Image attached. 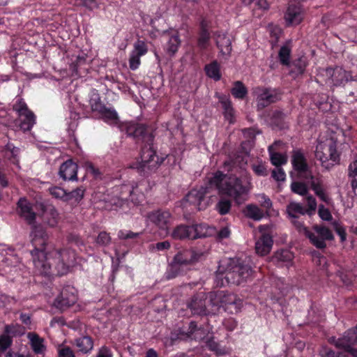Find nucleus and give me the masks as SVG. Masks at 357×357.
<instances>
[{
    "instance_id": "obj_1",
    "label": "nucleus",
    "mask_w": 357,
    "mask_h": 357,
    "mask_svg": "<svg viewBox=\"0 0 357 357\" xmlns=\"http://www.w3.org/2000/svg\"><path fill=\"white\" fill-rule=\"evenodd\" d=\"M31 242L34 249L31 251V255L36 267L40 268L41 273L45 275H62L67 273L71 264L55 259L54 257L50 261V259L47 257L45 250L49 237L44 228L40 225L33 226Z\"/></svg>"
},
{
    "instance_id": "obj_2",
    "label": "nucleus",
    "mask_w": 357,
    "mask_h": 357,
    "mask_svg": "<svg viewBox=\"0 0 357 357\" xmlns=\"http://www.w3.org/2000/svg\"><path fill=\"white\" fill-rule=\"evenodd\" d=\"M126 132L128 136L147 144L142 149V162L137 168L139 172L144 173L141 176H148L149 173L154 172L165 160L164 158H160L151 146L154 137L151 133L148 132L146 126L142 123L128 124Z\"/></svg>"
},
{
    "instance_id": "obj_3",
    "label": "nucleus",
    "mask_w": 357,
    "mask_h": 357,
    "mask_svg": "<svg viewBox=\"0 0 357 357\" xmlns=\"http://www.w3.org/2000/svg\"><path fill=\"white\" fill-rule=\"evenodd\" d=\"M225 181L227 180H208L204 185L191 190L185 197V202L195 206L199 211H201L207 206V204L204 202L205 196L215 190L229 195H236L243 190L241 185H234V186Z\"/></svg>"
},
{
    "instance_id": "obj_4",
    "label": "nucleus",
    "mask_w": 357,
    "mask_h": 357,
    "mask_svg": "<svg viewBox=\"0 0 357 357\" xmlns=\"http://www.w3.org/2000/svg\"><path fill=\"white\" fill-rule=\"evenodd\" d=\"M216 273L217 280H220L221 286L226 284L239 285L251 275L252 268L244 261L232 259L225 268L219 266Z\"/></svg>"
},
{
    "instance_id": "obj_5",
    "label": "nucleus",
    "mask_w": 357,
    "mask_h": 357,
    "mask_svg": "<svg viewBox=\"0 0 357 357\" xmlns=\"http://www.w3.org/2000/svg\"><path fill=\"white\" fill-rule=\"evenodd\" d=\"M207 298L213 307L217 309L223 307L231 313L237 312L242 306L241 299L236 295L225 291H211L208 294Z\"/></svg>"
},
{
    "instance_id": "obj_6",
    "label": "nucleus",
    "mask_w": 357,
    "mask_h": 357,
    "mask_svg": "<svg viewBox=\"0 0 357 357\" xmlns=\"http://www.w3.org/2000/svg\"><path fill=\"white\" fill-rule=\"evenodd\" d=\"M315 156L320 160L323 167L329 169L340 160L336 141L331 138L325 143L319 144L317 146Z\"/></svg>"
},
{
    "instance_id": "obj_7",
    "label": "nucleus",
    "mask_w": 357,
    "mask_h": 357,
    "mask_svg": "<svg viewBox=\"0 0 357 357\" xmlns=\"http://www.w3.org/2000/svg\"><path fill=\"white\" fill-rule=\"evenodd\" d=\"M291 163L292 165L291 175L298 178H314L307 158L301 149H296L291 152Z\"/></svg>"
},
{
    "instance_id": "obj_8",
    "label": "nucleus",
    "mask_w": 357,
    "mask_h": 357,
    "mask_svg": "<svg viewBox=\"0 0 357 357\" xmlns=\"http://www.w3.org/2000/svg\"><path fill=\"white\" fill-rule=\"evenodd\" d=\"M312 229L316 234L310 231L307 228H303V232L310 243L317 248L324 249L326 247V241H332L334 238L332 231L323 225H314Z\"/></svg>"
},
{
    "instance_id": "obj_9",
    "label": "nucleus",
    "mask_w": 357,
    "mask_h": 357,
    "mask_svg": "<svg viewBox=\"0 0 357 357\" xmlns=\"http://www.w3.org/2000/svg\"><path fill=\"white\" fill-rule=\"evenodd\" d=\"M149 221L155 225L160 235L167 236L170 234L169 229L173 224L174 218L168 211L157 210L147 214Z\"/></svg>"
},
{
    "instance_id": "obj_10",
    "label": "nucleus",
    "mask_w": 357,
    "mask_h": 357,
    "mask_svg": "<svg viewBox=\"0 0 357 357\" xmlns=\"http://www.w3.org/2000/svg\"><path fill=\"white\" fill-rule=\"evenodd\" d=\"M225 183L231 184L234 186V185H241L243 190L237 193L236 195H229L227 192L220 193L218 191V193L220 196V199L217 204H215V209L217 211L222 215H226L229 213L231 208V200L229 197H234V199H237L240 195L245 193L248 191L247 187L242 183V180H227L225 181Z\"/></svg>"
},
{
    "instance_id": "obj_11",
    "label": "nucleus",
    "mask_w": 357,
    "mask_h": 357,
    "mask_svg": "<svg viewBox=\"0 0 357 357\" xmlns=\"http://www.w3.org/2000/svg\"><path fill=\"white\" fill-rule=\"evenodd\" d=\"M333 341L337 348L344 350L351 357H357V349L352 347V345L357 344V326L349 329L342 338L333 339Z\"/></svg>"
},
{
    "instance_id": "obj_12",
    "label": "nucleus",
    "mask_w": 357,
    "mask_h": 357,
    "mask_svg": "<svg viewBox=\"0 0 357 357\" xmlns=\"http://www.w3.org/2000/svg\"><path fill=\"white\" fill-rule=\"evenodd\" d=\"M279 143L280 142H275L268 147L271 162L275 166L274 169H270L272 178H284L285 176L284 172L282 169L281 165L287 163V156L286 154L274 151L275 146Z\"/></svg>"
},
{
    "instance_id": "obj_13",
    "label": "nucleus",
    "mask_w": 357,
    "mask_h": 357,
    "mask_svg": "<svg viewBox=\"0 0 357 357\" xmlns=\"http://www.w3.org/2000/svg\"><path fill=\"white\" fill-rule=\"evenodd\" d=\"M324 75L326 77L331 84L335 86L344 85L347 82L353 79L351 73L340 66L326 68Z\"/></svg>"
},
{
    "instance_id": "obj_14",
    "label": "nucleus",
    "mask_w": 357,
    "mask_h": 357,
    "mask_svg": "<svg viewBox=\"0 0 357 357\" xmlns=\"http://www.w3.org/2000/svg\"><path fill=\"white\" fill-rule=\"evenodd\" d=\"M75 291L73 287L70 286L65 287L56 298L54 305L61 310H64L73 305L77 301V296Z\"/></svg>"
},
{
    "instance_id": "obj_15",
    "label": "nucleus",
    "mask_w": 357,
    "mask_h": 357,
    "mask_svg": "<svg viewBox=\"0 0 357 357\" xmlns=\"http://www.w3.org/2000/svg\"><path fill=\"white\" fill-rule=\"evenodd\" d=\"M201 255L197 253L193 250H184L178 252L173 259L182 266L192 265L198 261Z\"/></svg>"
},
{
    "instance_id": "obj_16",
    "label": "nucleus",
    "mask_w": 357,
    "mask_h": 357,
    "mask_svg": "<svg viewBox=\"0 0 357 357\" xmlns=\"http://www.w3.org/2000/svg\"><path fill=\"white\" fill-rule=\"evenodd\" d=\"M284 19L287 25H297L303 20V13L300 6L290 4L285 13Z\"/></svg>"
},
{
    "instance_id": "obj_17",
    "label": "nucleus",
    "mask_w": 357,
    "mask_h": 357,
    "mask_svg": "<svg viewBox=\"0 0 357 357\" xmlns=\"http://www.w3.org/2000/svg\"><path fill=\"white\" fill-rule=\"evenodd\" d=\"M20 208L19 214L28 224L33 225L36 220V213L33 211L30 203L25 199L21 198L17 203Z\"/></svg>"
},
{
    "instance_id": "obj_18",
    "label": "nucleus",
    "mask_w": 357,
    "mask_h": 357,
    "mask_svg": "<svg viewBox=\"0 0 357 357\" xmlns=\"http://www.w3.org/2000/svg\"><path fill=\"white\" fill-rule=\"evenodd\" d=\"M273 243L272 237L268 234H263L255 243L256 252L261 256L266 255L270 252Z\"/></svg>"
},
{
    "instance_id": "obj_19",
    "label": "nucleus",
    "mask_w": 357,
    "mask_h": 357,
    "mask_svg": "<svg viewBox=\"0 0 357 357\" xmlns=\"http://www.w3.org/2000/svg\"><path fill=\"white\" fill-rule=\"evenodd\" d=\"M215 42L218 47L220 49V53L222 55H230L232 50L231 41L227 34L217 32L215 33Z\"/></svg>"
},
{
    "instance_id": "obj_20",
    "label": "nucleus",
    "mask_w": 357,
    "mask_h": 357,
    "mask_svg": "<svg viewBox=\"0 0 357 357\" xmlns=\"http://www.w3.org/2000/svg\"><path fill=\"white\" fill-rule=\"evenodd\" d=\"M215 231L214 227H210L205 224L191 225L192 240L212 236L215 234Z\"/></svg>"
},
{
    "instance_id": "obj_21",
    "label": "nucleus",
    "mask_w": 357,
    "mask_h": 357,
    "mask_svg": "<svg viewBox=\"0 0 357 357\" xmlns=\"http://www.w3.org/2000/svg\"><path fill=\"white\" fill-rule=\"evenodd\" d=\"M77 168L76 163L68 160L60 166L59 174L61 178H77Z\"/></svg>"
},
{
    "instance_id": "obj_22",
    "label": "nucleus",
    "mask_w": 357,
    "mask_h": 357,
    "mask_svg": "<svg viewBox=\"0 0 357 357\" xmlns=\"http://www.w3.org/2000/svg\"><path fill=\"white\" fill-rule=\"evenodd\" d=\"M20 149L18 147L14 146L12 144H7L0 151V154L2 158L8 160L12 163L18 165L19 154Z\"/></svg>"
},
{
    "instance_id": "obj_23",
    "label": "nucleus",
    "mask_w": 357,
    "mask_h": 357,
    "mask_svg": "<svg viewBox=\"0 0 357 357\" xmlns=\"http://www.w3.org/2000/svg\"><path fill=\"white\" fill-rule=\"evenodd\" d=\"M167 36L168 39L165 45V52L169 56H172L177 52L181 41L178 32H174Z\"/></svg>"
},
{
    "instance_id": "obj_24",
    "label": "nucleus",
    "mask_w": 357,
    "mask_h": 357,
    "mask_svg": "<svg viewBox=\"0 0 357 357\" xmlns=\"http://www.w3.org/2000/svg\"><path fill=\"white\" fill-rule=\"evenodd\" d=\"M169 234L175 240L192 239L191 226L179 225Z\"/></svg>"
},
{
    "instance_id": "obj_25",
    "label": "nucleus",
    "mask_w": 357,
    "mask_h": 357,
    "mask_svg": "<svg viewBox=\"0 0 357 357\" xmlns=\"http://www.w3.org/2000/svg\"><path fill=\"white\" fill-rule=\"evenodd\" d=\"M204 70L206 75L215 81H218L221 79L220 67L217 61H213L206 64L204 67Z\"/></svg>"
},
{
    "instance_id": "obj_26",
    "label": "nucleus",
    "mask_w": 357,
    "mask_h": 357,
    "mask_svg": "<svg viewBox=\"0 0 357 357\" xmlns=\"http://www.w3.org/2000/svg\"><path fill=\"white\" fill-rule=\"evenodd\" d=\"M27 337L31 341L33 351L37 354L43 353L45 349L43 344V339L40 338L39 335L35 333H29Z\"/></svg>"
},
{
    "instance_id": "obj_27",
    "label": "nucleus",
    "mask_w": 357,
    "mask_h": 357,
    "mask_svg": "<svg viewBox=\"0 0 357 357\" xmlns=\"http://www.w3.org/2000/svg\"><path fill=\"white\" fill-rule=\"evenodd\" d=\"M55 259L63 261L69 264H73L75 261V253L73 251L66 249L56 250L53 253Z\"/></svg>"
},
{
    "instance_id": "obj_28",
    "label": "nucleus",
    "mask_w": 357,
    "mask_h": 357,
    "mask_svg": "<svg viewBox=\"0 0 357 357\" xmlns=\"http://www.w3.org/2000/svg\"><path fill=\"white\" fill-rule=\"evenodd\" d=\"M75 341L79 350L84 354L88 353L93 349V341L92 338L88 335L77 338Z\"/></svg>"
},
{
    "instance_id": "obj_29",
    "label": "nucleus",
    "mask_w": 357,
    "mask_h": 357,
    "mask_svg": "<svg viewBox=\"0 0 357 357\" xmlns=\"http://www.w3.org/2000/svg\"><path fill=\"white\" fill-rule=\"evenodd\" d=\"M20 128L24 132L31 130L36 123V116L33 112H31L30 115L26 114L25 115L20 116Z\"/></svg>"
},
{
    "instance_id": "obj_30",
    "label": "nucleus",
    "mask_w": 357,
    "mask_h": 357,
    "mask_svg": "<svg viewBox=\"0 0 357 357\" xmlns=\"http://www.w3.org/2000/svg\"><path fill=\"white\" fill-rule=\"evenodd\" d=\"M188 307L195 314H201L206 312L205 301L202 298H198L196 296H193L191 302L188 304Z\"/></svg>"
},
{
    "instance_id": "obj_31",
    "label": "nucleus",
    "mask_w": 357,
    "mask_h": 357,
    "mask_svg": "<svg viewBox=\"0 0 357 357\" xmlns=\"http://www.w3.org/2000/svg\"><path fill=\"white\" fill-rule=\"evenodd\" d=\"M210 39V33L208 31L204 21L201 22V29L197 39V45L202 49H206L208 46Z\"/></svg>"
},
{
    "instance_id": "obj_32",
    "label": "nucleus",
    "mask_w": 357,
    "mask_h": 357,
    "mask_svg": "<svg viewBox=\"0 0 357 357\" xmlns=\"http://www.w3.org/2000/svg\"><path fill=\"white\" fill-rule=\"evenodd\" d=\"M245 215L254 220H259L264 216V213L257 205L248 204L245 208Z\"/></svg>"
},
{
    "instance_id": "obj_33",
    "label": "nucleus",
    "mask_w": 357,
    "mask_h": 357,
    "mask_svg": "<svg viewBox=\"0 0 357 357\" xmlns=\"http://www.w3.org/2000/svg\"><path fill=\"white\" fill-rule=\"evenodd\" d=\"M231 93L234 98L243 99L248 94V89L242 82L236 81L234 82Z\"/></svg>"
},
{
    "instance_id": "obj_34",
    "label": "nucleus",
    "mask_w": 357,
    "mask_h": 357,
    "mask_svg": "<svg viewBox=\"0 0 357 357\" xmlns=\"http://www.w3.org/2000/svg\"><path fill=\"white\" fill-rule=\"evenodd\" d=\"M183 266L181 264L175 261L173 259L172 262L170 264L169 267L166 273L167 279H172L176 278L177 275H180L183 272Z\"/></svg>"
},
{
    "instance_id": "obj_35",
    "label": "nucleus",
    "mask_w": 357,
    "mask_h": 357,
    "mask_svg": "<svg viewBox=\"0 0 357 357\" xmlns=\"http://www.w3.org/2000/svg\"><path fill=\"white\" fill-rule=\"evenodd\" d=\"M306 66L307 59L305 56H301L293 61L291 70L297 75H301L304 73Z\"/></svg>"
},
{
    "instance_id": "obj_36",
    "label": "nucleus",
    "mask_w": 357,
    "mask_h": 357,
    "mask_svg": "<svg viewBox=\"0 0 357 357\" xmlns=\"http://www.w3.org/2000/svg\"><path fill=\"white\" fill-rule=\"evenodd\" d=\"M236 161L233 159L229 158L225 160L223 164V171H218L216 174L212 178H225L227 176V174H224V172H229L232 171L233 168L235 167Z\"/></svg>"
},
{
    "instance_id": "obj_37",
    "label": "nucleus",
    "mask_w": 357,
    "mask_h": 357,
    "mask_svg": "<svg viewBox=\"0 0 357 357\" xmlns=\"http://www.w3.org/2000/svg\"><path fill=\"white\" fill-rule=\"evenodd\" d=\"M287 211L288 215L294 219L297 218L296 213L304 215L306 213V211L300 204L295 202H291L288 205Z\"/></svg>"
},
{
    "instance_id": "obj_38",
    "label": "nucleus",
    "mask_w": 357,
    "mask_h": 357,
    "mask_svg": "<svg viewBox=\"0 0 357 357\" xmlns=\"http://www.w3.org/2000/svg\"><path fill=\"white\" fill-rule=\"evenodd\" d=\"M84 190L82 188H77L70 192L66 191V196L65 201L74 200L75 202H79L84 197Z\"/></svg>"
},
{
    "instance_id": "obj_39",
    "label": "nucleus",
    "mask_w": 357,
    "mask_h": 357,
    "mask_svg": "<svg viewBox=\"0 0 357 357\" xmlns=\"http://www.w3.org/2000/svg\"><path fill=\"white\" fill-rule=\"evenodd\" d=\"M25 328L18 324L16 325H7L5 326L4 333L8 335H22L24 333Z\"/></svg>"
},
{
    "instance_id": "obj_40",
    "label": "nucleus",
    "mask_w": 357,
    "mask_h": 357,
    "mask_svg": "<svg viewBox=\"0 0 357 357\" xmlns=\"http://www.w3.org/2000/svg\"><path fill=\"white\" fill-rule=\"evenodd\" d=\"M220 103L224 109V114L225 118L231 121L234 116V110L231 101L228 98H222L220 100Z\"/></svg>"
},
{
    "instance_id": "obj_41",
    "label": "nucleus",
    "mask_w": 357,
    "mask_h": 357,
    "mask_svg": "<svg viewBox=\"0 0 357 357\" xmlns=\"http://www.w3.org/2000/svg\"><path fill=\"white\" fill-rule=\"evenodd\" d=\"M285 114L282 111L275 110L271 114V123L275 126L282 128L284 127V119Z\"/></svg>"
},
{
    "instance_id": "obj_42",
    "label": "nucleus",
    "mask_w": 357,
    "mask_h": 357,
    "mask_svg": "<svg viewBox=\"0 0 357 357\" xmlns=\"http://www.w3.org/2000/svg\"><path fill=\"white\" fill-rule=\"evenodd\" d=\"M291 189L294 193L300 195H305L308 192L307 186L302 182L294 181L291 184Z\"/></svg>"
},
{
    "instance_id": "obj_43",
    "label": "nucleus",
    "mask_w": 357,
    "mask_h": 357,
    "mask_svg": "<svg viewBox=\"0 0 357 357\" xmlns=\"http://www.w3.org/2000/svg\"><path fill=\"white\" fill-rule=\"evenodd\" d=\"M243 1L246 5L252 6L254 9L267 10L269 8L266 0H243Z\"/></svg>"
},
{
    "instance_id": "obj_44",
    "label": "nucleus",
    "mask_w": 357,
    "mask_h": 357,
    "mask_svg": "<svg viewBox=\"0 0 357 357\" xmlns=\"http://www.w3.org/2000/svg\"><path fill=\"white\" fill-rule=\"evenodd\" d=\"M290 53L291 50L287 46L284 45L280 48L278 56L282 65H289Z\"/></svg>"
},
{
    "instance_id": "obj_45",
    "label": "nucleus",
    "mask_w": 357,
    "mask_h": 357,
    "mask_svg": "<svg viewBox=\"0 0 357 357\" xmlns=\"http://www.w3.org/2000/svg\"><path fill=\"white\" fill-rule=\"evenodd\" d=\"M13 110L17 112L19 116L25 115L29 114V115L32 112L27 107L26 104L21 99L19 100L14 105Z\"/></svg>"
},
{
    "instance_id": "obj_46",
    "label": "nucleus",
    "mask_w": 357,
    "mask_h": 357,
    "mask_svg": "<svg viewBox=\"0 0 357 357\" xmlns=\"http://www.w3.org/2000/svg\"><path fill=\"white\" fill-rule=\"evenodd\" d=\"M12 343V337L5 333L0 335V354L5 352L11 346Z\"/></svg>"
},
{
    "instance_id": "obj_47",
    "label": "nucleus",
    "mask_w": 357,
    "mask_h": 357,
    "mask_svg": "<svg viewBox=\"0 0 357 357\" xmlns=\"http://www.w3.org/2000/svg\"><path fill=\"white\" fill-rule=\"evenodd\" d=\"M206 345L211 351L215 352L218 355H222L225 354V349L222 348L220 344L213 340V338L208 339L206 342Z\"/></svg>"
},
{
    "instance_id": "obj_48",
    "label": "nucleus",
    "mask_w": 357,
    "mask_h": 357,
    "mask_svg": "<svg viewBox=\"0 0 357 357\" xmlns=\"http://www.w3.org/2000/svg\"><path fill=\"white\" fill-rule=\"evenodd\" d=\"M259 95L268 102L273 103L278 100L277 95L271 89H263Z\"/></svg>"
},
{
    "instance_id": "obj_49",
    "label": "nucleus",
    "mask_w": 357,
    "mask_h": 357,
    "mask_svg": "<svg viewBox=\"0 0 357 357\" xmlns=\"http://www.w3.org/2000/svg\"><path fill=\"white\" fill-rule=\"evenodd\" d=\"M147 52L146 43L142 40H137L134 45V50L132 53L143 56Z\"/></svg>"
},
{
    "instance_id": "obj_50",
    "label": "nucleus",
    "mask_w": 357,
    "mask_h": 357,
    "mask_svg": "<svg viewBox=\"0 0 357 357\" xmlns=\"http://www.w3.org/2000/svg\"><path fill=\"white\" fill-rule=\"evenodd\" d=\"M86 174H90L91 176L97 177L101 175L99 169L96 168L92 162L86 161L84 163Z\"/></svg>"
},
{
    "instance_id": "obj_51",
    "label": "nucleus",
    "mask_w": 357,
    "mask_h": 357,
    "mask_svg": "<svg viewBox=\"0 0 357 357\" xmlns=\"http://www.w3.org/2000/svg\"><path fill=\"white\" fill-rule=\"evenodd\" d=\"M91 108L93 112H98L99 114H102V112L107 107L101 101L100 98L97 99H92L91 100Z\"/></svg>"
},
{
    "instance_id": "obj_52",
    "label": "nucleus",
    "mask_w": 357,
    "mask_h": 357,
    "mask_svg": "<svg viewBox=\"0 0 357 357\" xmlns=\"http://www.w3.org/2000/svg\"><path fill=\"white\" fill-rule=\"evenodd\" d=\"M252 169L255 173L257 176H267L268 175V172L271 171L268 169L264 165L258 164V165H252Z\"/></svg>"
},
{
    "instance_id": "obj_53",
    "label": "nucleus",
    "mask_w": 357,
    "mask_h": 357,
    "mask_svg": "<svg viewBox=\"0 0 357 357\" xmlns=\"http://www.w3.org/2000/svg\"><path fill=\"white\" fill-rule=\"evenodd\" d=\"M110 242L111 237L106 231H101L96 238V243L101 246H107Z\"/></svg>"
},
{
    "instance_id": "obj_54",
    "label": "nucleus",
    "mask_w": 357,
    "mask_h": 357,
    "mask_svg": "<svg viewBox=\"0 0 357 357\" xmlns=\"http://www.w3.org/2000/svg\"><path fill=\"white\" fill-rule=\"evenodd\" d=\"M312 188L315 192L316 195L324 202L327 201V197L326 196L321 185L319 183H315L314 181L312 182Z\"/></svg>"
},
{
    "instance_id": "obj_55",
    "label": "nucleus",
    "mask_w": 357,
    "mask_h": 357,
    "mask_svg": "<svg viewBox=\"0 0 357 357\" xmlns=\"http://www.w3.org/2000/svg\"><path fill=\"white\" fill-rule=\"evenodd\" d=\"M50 192L52 196H54L56 198L63 199V200L66 199V190L61 188L54 187L50 188Z\"/></svg>"
},
{
    "instance_id": "obj_56",
    "label": "nucleus",
    "mask_w": 357,
    "mask_h": 357,
    "mask_svg": "<svg viewBox=\"0 0 357 357\" xmlns=\"http://www.w3.org/2000/svg\"><path fill=\"white\" fill-rule=\"evenodd\" d=\"M258 201L261 207L264 208L266 211L272 207L271 200L264 194L258 195Z\"/></svg>"
},
{
    "instance_id": "obj_57",
    "label": "nucleus",
    "mask_w": 357,
    "mask_h": 357,
    "mask_svg": "<svg viewBox=\"0 0 357 357\" xmlns=\"http://www.w3.org/2000/svg\"><path fill=\"white\" fill-rule=\"evenodd\" d=\"M102 117L106 120H116L118 119V114L114 109L106 107L105 109L101 114Z\"/></svg>"
},
{
    "instance_id": "obj_58",
    "label": "nucleus",
    "mask_w": 357,
    "mask_h": 357,
    "mask_svg": "<svg viewBox=\"0 0 357 357\" xmlns=\"http://www.w3.org/2000/svg\"><path fill=\"white\" fill-rule=\"evenodd\" d=\"M319 215L323 220L329 221L332 220V215L328 208H326L324 205H320L319 207Z\"/></svg>"
},
{
    "instance_id": "obj_59",
    "label": "nucleus",
    "mask_w": 357,
    "mask_h": 357,
    "mask_svg": "<svg viewBox=\"0 0 357 357\" xmlns=\"http://www.w3.org/2000/svg\"><path fill=\"white\" fill-rule=\"evenodd\" d=\"M140 55L131 53L129 59L130 68L132 70H136L140 64Z\"/></svg>"
},
{
    "instance_id": "obj_60",
    "label": "nucleus",
    "mask_w": 357,
    "mask_h": 357,
    "mask_svg": "<svg viewBox=\"0 0 357 357\" xmlns=\"http://www.w3.org/2000/svg\"><path fill=\"white\" fill-rule=\"evenodd\" d=\"M139 236V233H135L131 231H119L118 236L121 239L135 238Z\"/></svg>"
},
{
    "instance_id": "obj_61",
    "label": "nucleus",
    "mask_w": 357,
    "mask_h": 357,
    "mask_svg": "<svg viewBox=\"0 0 357 357\" xmlns=\"http://www.w3.org/2000/svg\"><path fill=\"white\" fill-rule=\"evenodd\" d=\"M333 225L337 234L340 236L341 241H344L347 236L344 229L336 221L333 222Z\"/></svg>"
},
{
    "instance_id": "obj_62",
    "label": "nucleus",
    "mask_w": 357,
    "mask_h": 357,
    "mask_svg": "<svg viewBox=\"0 0 357 357\" xmlns=\"http://www.w3.org/2000/svg\"><path fill=\"white\" fill-rule=\"evenodd\" d=\"M67 240L70 243H74L75 245L79 246L83 245V242L80 237L75 234H69L67 236Z\"/></svg>"
},
{
    "instance_id": "obj_63",
    "label": "nucleus",
    "mask_w": 357,
    "mask_h": 357,
    "mask_svg": "<svg viewBox=\"0 0 357 357\" xmlns=\"http://www.w3.org/2000/svg\"><path fill=\"white\" fill-rule=\"evenodd\" d=\"M350 356H351L349 355L344 350H342V351H339L337 354H335V351H333L331 349H329L326 353V357H350Z\"/></svg>"
},
{
    "instance_id": "obj_64",
    "label": "nucleus",
    "mask_w": 357,
    "mask_h": 357,
    "mask_svg": "<svg viewBox=\"0 0 357 357\" xmlns=\"http://www.w3.org/2000/svg\"><path fill=\"white\" fill-rule=\"evenodd\" d=\"M349 176L350 177L357 176V158L351 162L349 166Z\"/></svg>"
}]
</instances>
